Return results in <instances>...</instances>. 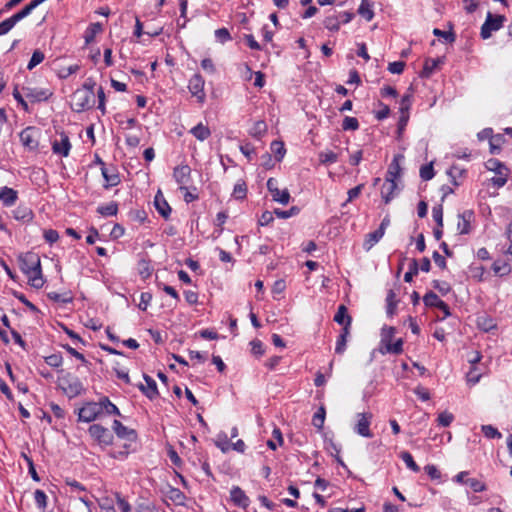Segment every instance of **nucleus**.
Wrapping results in <instances>:
<instances>
[{
  "label": "nucleus",
  "instance_id": "obj_1",
  "mask_svg": "<svg viewBox=\"0 0 512 512\" xmlns=\"http://www.w3.org/2000/svg\"><path fill=\"white\" fill-rule=\"evenodd\" d=\"M20 268L27 275L29 283L34 288H41L44 280L41 271V262L38 254L27 252L19 257Z\"/></svg>",
  "mask_w": 512,
  "mask_h": 512
},
{
  "label": "nucleus",
  "instance_id": "obj_2",
  "mask_svg": "<svg viewBox=\"0 0 512 512\" xmlns=\"http://www.w3.org/2000/svg\"><path fill=\"white\" fill-rule=\"evenodd\" d=\"M95 92L89 89H77L70 99V106L76 112H82L93 106L95 102Z\"/></svg>",
  "mask_w": 512,
  "mask_h": 512
},
{
  "label": "nucleus",
  "instance_id": "obj_3",
  "mask_svg": "<svg viewBox=\"0 0 512 512\" xmlns=\"http://www.w3.org/2000/svg\"><path fill=\"white\" fill-rule=\"evenodd\" d=\"M506 17L504 15H494L491 12L487 13L485 22L481 27L480 35L483 39L491 37L492 32L498 31L502 28Z\"/></svg>",
  "mask_w": 512,
  "mask_h": 512
},
{
  "label": "nucleus",
  "instance_id": "obj_4",
  "mask_svg": "<svg viewBox=\"0 0 512 512\" xmlns=\"http://www.w3.org/2000/svg\"><path fill=\"white\" fill-rule=\"evenodd\" d=\"M59 386L69 398L79 396L84 391L81 381L77 377L71 375H67L62 378Z\"/></svg>",
  "mask_w": 512,
  "mask_h": 512
},
{
  "label": "nucleus",
  "instance_id": "obj_5",
  "mask_svg": "<svg viewBox=\"0 0 512 512\" xmlns=\"http://www.w3.org/2000/svg\"><path fill=\"white\" fill-rule=\"evenodd\" d=\"M19 136L22 145L26 149L29 151H35L38 149L40 137L39 129L32 126L26 127L24 130H22Z\"/></svg>",
  "mask_w": 512,
  "mask_h": 512
},
{
  "label": "nucleus",
  "instance_id": "obj_6",
  "mask_svg": "<svg viewBox=\"0 0 512 512\" xmlns=\"http://www.w3.org/2000/svg\"><path fill=\"white\" fill-rule=\"evenodd\" d=\"M90 436L96 440L100 445L108 446L113 442L112 433L100 424H93L89 427Z\"/></svg>",
  "mask_w": 512,
  "mask_h": 512
},
{
  "label": "nucleus",
  "instance_id": "obj_7",
  "mask_svg": "<svg viewBox=\"0 0 512 512\" xmlns=\"http://www.w3.org/2000/svg\"><path fill=\"white\" fill-rule=\"evenodd\" d=\"M102 413V406L96 402H87L78 411V418L80 421L92 422Z\"/></svg>",
  "mask_w": 512,
  "mask_h": 512
},
{
  "label": "nucleus",
  "instance_id": "obj_8",
  "mask_svg": "<svg viewBox=\"0 0 512 512\" xmlns=\"http://www.w3.org/2000/svg\"><path fill=\"white\" fill-rule=\"evenodd\" d=\"M191 94L197 98L199 103H203L206 97L204 92V79L200 74H195L189 80L188 85Z\"/></svg>",
  "mask_w": 512,
  "mask_h": 512
},
{
  "label": "nucleus",
  "instance_id": "obj_9",
  "mask_svg": "<svg viewBox=\"0 0 512 512\" xmlns=\"http://www.w3.org/2000/svg\"><path fill=\"white\" fill-rule=\"evenodd\" d=\"M358 417H359V419L354 427L355 432L362 437L372 438L373 434L370 430V424H371V420L373 417L372 414L371 413H359Z\"/></svg>",
  "mask_w": 512,
  "mask_h": 512
},
{
  "label": "nucleus",
  "instance_id": "obj_10",
  "mask_svg": "<svg viewBox=\"0 0 512 512\" xmlns=\"http://www.w3.org/2000/svg\"><path fill=\"white\" fill-rule=\"evenodd\" d=\"M144 380L146 384H139L138 388L150 399H155L159 393L157 389V384L150 376L144 374Z\"/></svg>",
  "mask_w": 512,
  "mask_h": 512
},
{
  "label": "nucleus",
  "instance_id": "obj_11",
  "mask_svg": "<svg viewBox=\"0 0 512 512\" xmlns=\"http://www.w3.org/2000/svg\"><path fill=\"white\" fill-rule=\"evenodd\" d=\"M70 149H71V143H70L69 137L64 133H61L60 141L55 140L52 144L53 152L55 154H59L64 157L68 156Z\"/></svg>",
  "mask_w": 512,
  "mask_h": 512
},
{
  "label": "nucleus",
  "instance_id": "obj_12",
  "mask_svg": "<svg viewBox=\"0 0 512 512\" xmlns=\"http://www.w3.org/2000/svg\"><path fill=\"white\" fill-rule=\"evenodd\" d=\"M191 175V168L188 165H179L174 168L173 177L180 186H185Z\"/></svg>",
  "mask_w": 512,
  "mask_h": 512
},
{
  "label": "nucleus",
  "instance_id": "obj_13",
  "mask_svg": "<svg viewBox=\"0 0 512 512\" xmlns=\"http://www.w3.org/2000/svg\"><path fill=\"white\" fill-rule=\"evenodd\" d=\"M154 205L158 213L165 219H168L171 213V207L165 200L162 192L159 190L154 198Z\"/></svg>",
  "mask_w": 512,
  "mask_h": 512
},
{
  "label": "nucleus",
  "instance_id": "obj_14",
  "mask_svg": "<svg viewBox=\"0 0 512 512\" xmlns=\"http://www.w3.org/2000/svg\"><path fill=\"white\" fill-rule=\"evenodd\" d=\"M23 91L25 93V96L32 102L47 100L52 95V93H50L48 90L35 89L29 87H24Z\"/></svg>",
  "mask_w": 512,
  "mask_h": 512
},
{
  "label": "nucleus",
  "instance_id": "obj_15",
  "mask_svg": "<svg viewBox=\"0 0 512 512\" xmlns=\"http://www.w3.org/2000/svg\"><path fill=\"white\" fill-rule=\"evenodd\" d=\"M404 158L402 154L394 156L392 162L389 165L385 180H396L401 173L400 161Z\"/></svg>",
  "mask_w": 512,
  "mask_h": 512
},
{
  "label": "nucleus",
  "instance_id": "obj_16",
  "mask_svg": "<svg viewBox=\"0 0 512 512\" xmlns=\"http://www.w3.org/2000/svg\"><path fill=\"white\" fill-rule=\"evenodd\" d=\"M230 495L231 500L235 505L242 508H246L249 505V498L245 495L244 491L240 487H233Z\"/></svg>",
  "mask_w": 512,
  "mask_h": 512
},
{
  "label": "nucleus",
  "instance_id": "obj_17",
  "mask_svg": "<svg viewBox=\"0 0 512 512\" xmlns=\"http://www.w3.org/2000/svg\"><path fill=\"white\" fill-rule=\"evenodd\" d=\"M472 216L473 212L471 210H467L462 214H459L457 229L460 234H468L470 232V221Z\"/></svg>",
  "mask_w": 512,
  "mask_h": 512
},
{
  "label": "nucleus",
  "instance_id": "obj_18",
  "mask_svg": "<svg viewBox=\"0 0 512 512\" xmlns=\"http://www.w3.org/2000/svg\"><path fill=\"white\" fill-rule=\"evenodd\" d=\"M334 321L343 327H348L350 329L352 318L348 315V310L345 305H340L338 310L334 316Z\"/></svg>",
  "mask_w": 512,
  "mask_h": 512
},
{
  "label": "nucleus",
  "instance_id": "obj_19",
  "mask_svg": "<svg viewBox=\"0 0 512 512\" xmlns=\"http://www.w3.org/2000/svg\"><path fill=\"white\" fill-rule=\"evenodd\" d=\"M397 189L396 180H386L381 188V196L384 199V202L387 204L394 197L395 191Z\"/></svg>",
  "mask_w": 512,
  "mask_h": 512
},
{
  "label": "nucleus",
  "instance_id": "obj_20",
  "mask_svg": "<svg viewBox=\"0 0 512 512\" xmlns=\"http://www.w3.org/2000/svg\"><path fill=\"white\" fill-rule=\"evenodd\" d=\"M379 351L381 354H395L399 355L403 352V340L399 338L394 343L392 341L390 343L385 344L384 347H380Z\"/></svg>",
  "mask_w": 512,
  "mask_h": 512
},
{
  "label": "nucleus",
  "instance_id": "obj_21",
  "mask_svg": "<svg viewBox=\"0 0 512 512\" xmlns=\"http://www.w3.org/2000/svg\"><path fill=\"white\" fill-rule=\"evenodd\" d=\"M190 133L199 141H205L211 136V130L203 123H199L198 125L194 126L190 130Z\"/></svg>",
  "mask_w": 512,
  "mask_h": 512
},
{
  "label": "nucleus",
  "instance_id": "obj_22",
  "mask_svg": "<svg viewBox=\"0 0 512 512\" xmlns=\"http://www.w3.org/2000/svg\"><path fill=\"white\" fill-rule=\"evenodd\" d=\"M0 200L6 206L13 205L17 200V192L9 187H4L0 190Z\"/></svg>",
  "mask_w": 512,
  "mask_h": 512
},
{
  "label": "nucleus",
  "instance_id": "obj_23",
  "mask_svg": "<svg viewBox=\"0 0 512 512\" xmlns=\"http://www.w3.org/2000/svg\"><path fill=\"white\" fill-rule=\"evenodd\" d=\"M166 498L171 500L176 505H183L186 499L183 492H181L177 488L172 487H170L169 490L166 492Z\"/></svg>",
  "mask_w": 512,
  "mask_h": 512
},
{
  "label": "nucleus",
  "instance_id": "obj_24",
  "mask_svg": "<svg viewBox=\"0 0 512 512\" xmlns=\"http://www.w3.org/2000/svg\"><path fill=\"white\" fill-rule=\"evenodd\" d=\"M358 14L365 18L367 21H371L374 17L372 10V4L369 0H362L358 8Z\"/></svg>",
  "mask_w": 512,
  "mask_h": 512
},
{
  "label": "nucleus",
  "instance_id": "obj_25",
  "mask_svg": "<svg viewBox=\"0 0 512 512\" xmlns=\"http://www.w3.org/2000/svg\"><path fill=\"white\" fill-rule=\"evenodd\" d=\"M383 237L382 231H373L366 235L365 241L363 243V248L366 251H369L381 238Z\"/></svg>",
  "mask_w": 512,
  "mask_h": 512
},
{
  "label": "nucleus",
  "instance_id": "obj_26",
  "mask_svg": "<svg viewBox=\"0 0 512 512\" xmlns=\"http://www.w3.org/2000/svg\"><path fill=\"white\" fill-rule=\"evenodd\" d=\"M349 334H350V329H348V327H343L341 334L339 335L337 342H336L335 352L337 354H342L345 351L347 338H348Z\"/></svg>",
  "mask_w": 512,
  "mask_h": 512
},
{
  "label": "nucleus",
  "instance_id": "obj_27",
  "mask_svg": "<svg viewBox=\"0 0 512 512\" xmlns=\"http://www.w3.org/2000/svg\"><path fill=\"white\" fill-rule=\"evenodd\" d=\"M495 275L505 276L511 272V266L504 260H496L492 265Z\"/></svg>",
  "mask_w": 512,
  "mask_h": 512
},
{
  "label": "nucleus",
  "instance_id": "obj_28",
  "mask_svg": "<svg viewBox=\"0 0 512 512\" xmlns=\"http://www.w3.org/2000/svg\"><path fill=\"white\" fill-rule=\"evenodd\" d=\"M101 23H93L91 24L85 31L84 39L85 43L89 44L94 41L95 36L102 31Z\"/></svg>",
  "mask_w": 512,
  "mask_h": 512
},
{
  "label": "nucleus",
  "instance_id": "obj_29",
  "mask_svg": "<svg viewBox=\"0 0 512 512\" xmlns=\"http://www.w3.org/2000/svg\"><path fill=\"white\" fill-rule=\"evenodd\" d=\"M99 405L102 406V412L105 410V412L108 414V415H118V416H121L120 414V411L119 409L117 408L116 405H114L108 397H103L100 399V401L98 402Z\"/></svg>",
  "mask_w": 512,
  "mask_h": 512
},
{
  "label": "nucleus",
  "instance_id": "obj_30",
  "mask_svg": "<svg viewBox=\"0 0 512 512\" xmlns=\"http://www.w3.org/2000/svg\"><path fill=\"white\" fill-rule=\"evenodd\" d=\"M439 62V59H427L424 63V67L420 73V76L422 78H429L438 66Z\"/></svg>",
  "mask_w": 512,
  "mask_h": 512
},
{
  "label": "nucleus",
  "instance_id": "obj_31",
  "mask_svg": "<svg viewBox=\"0 0 512 512\" xmlns=\"http://www.w3.org/2000/svg\"><path fill=\"white\" fill-rule=\"evenodd\" d=\"M101 171H102V175L106 181L105 188L113 187V186H116L119 184L120 179H119L118 174H116V173L110 174L108 172V169L105 167H102Z\"/></svg>",
  "mask_w": 512,
  "mask_h": 512
},
{
  "label": "nucleus",
  "instance_id": "obj_32",
  "mask_svg": "<svg viewBox=\"0 0 512 512\" xmlns=\"http://www.w3.org/2000/svg\"><path fill=\"white\" fill-rule=\"evenodd\" d=\"M113 430L120 438H128L130 434H134V430H129L119 420H114Z\"/></svg>",
  "mask_w": 512,
  "mask_h": 512
},
{
  "label": "nucleus",
  "instance_id": "obj_33",
  "mask_svg": "<svg viewBox=\"0 0 512 512\" xmlns=\"http://www.w3.org/2000/svg\"><path fill=\"white\" fill-rule=\"evenodd\" d=\"M387 314L388 316L392 317L395 314L396 306H397V300H396V294L393 290H389L387 297Z\"/></svg>",
  "mask_w": 512,
  "mask_h": 512
},
{
  "label": "nucleus",
  "instance_id": "obj_34",
  "mask_svg": "<svg viewBox=\"0 0 512 512\" xmlns=\"http://www.w3.org/2000/svg\"><path fill=\"white\" fill-rule=\"evenodd\" d=\"M97 212L102 216H114L118 212V205L116 202H110L105 206H99Z\"/></svg>",
  "mask_w": 512,
  "mask_h": 512
},
{
  "label": "nucleus",
  "instance_id": "obj_35",
  "mask_svg": "<svg viewBox=\"0 0 512 512\" xmlns=\"http://www.w3.org/2000/svg\"><path fill=\"white\" fill-rule=\"evenodd\" d=\"M396 329L392 326L383 327L381 333L380 347H384L385 344L390 343L395 335Z\"/></svg>",
  "mask_w": 512,
  "mask_h": 512
},
{
  "label": "nucleus",
  "instance_id": "obj_36",
  "mask_svg": "<svg viewBox=\"0 0 512 512\" xmlns=\"http://www.w3.org/2000/svg\"><path fill=\"white\" fill-rule=\"evenodd\" d=\"M274 201L279 202L282 205H286L290 201V193L287 189L274 191L272 194Z\"/></svg>",
  "mask_w": 512,
  "mask_h": 512
},
{
  "label": "nucleus",
  "instance_id": "obj_37",
  "mask_svg": "<svg viewBox=\"0 0 512 512\" xmlns=\"http://www.w3.org/2000/svg\"><path fill=\"white\" fill-rule=\"evenodd\" d=\"M271 151L274 153L277 161H281L286 153L284 143L282 141H273L271 143Z\"/></svg>",
  "mask_w": 512,
  "mask_h": 512
},
{
  "label": "nucleus",
  "instance_id": "obj_38",
  "mask_svg": "<svg viewBox=\"0 0 512 512\" xmlns=\"http://www.w3.org/2000/svg\"><path fill=\"white\" fill-rule=\"evenodd\" d=\"M325 415H326L325 408H324V406H321L318 409V411L314 414L313 419H312V424L316 428L322 429L323 425H324V421H325Z\"/></svg>",
  "mask_w": 512,
  "mask_h": 512
},
{
  "label": "nucleus",
  "instance_id": "obj_39",
  "mask_svg": "<svg viewBox=\"0 0 512 512\" xmlns=\"http://www.w3.org/2000/svg\"><path fill=\"white\" fill-rule=\"evenodd\" d=\"M448 175L451 177L452 179V183L455 185V186H458L460 183L458 182V178H462L465 174V170L456 166V165H453L450 167V169L448 170Z\"/></svg>",
  "mask_w": 512,
  "mask_h": 512
},
{
  "label": "nucleus",
  "instance_id": "obj_40",
  "mask_svg": "<svg viewBox=\"0 0 512 512\" xmlns=\"http://www.w3.org/2000/svg\"><path fill=\"white\" fill-rule=\"evenodd\" d=\"M400 457L405 462V464L407 465V467L409 469H411L414 472L420 471V467L416 464L412 455L409 452H407V451L401 452Z\"/></svg>",
  "mask_w": 512,
  "mask_h": 512
},
{
  "label": "nucleus",
  "instance_id": "obj_41",
  "mask_svg": "<svg viewBox=\"0 0 512 512\" xmlns=\"http://www.w3.org/2000/svg\"><path fill=\"white\" fill-rule=\"evenodd\" d=\"M441 299L434 292H428L423 297V302L428 307H438L441 303Z\"/></svg>",
  "mask_w": 512,
  "mask_h": 512
},
{
  "label": "nucleus",
  "instance_id": "obj_42",
  "mask_svg": "<svg viewBox=\"0 0 512 512\" xmlns=\"http://www.w3.org/2000/svg\"><path fill=\"white\" fill-rule=\"evenodd\" d=\"M114 504L115 500L110 497H103L99 500V507L103 512H116Z\"/></svg>",
  "mask_w": 512,
  "mask_h": 512
},
{
  "label": "nucleus",
  "instance_id": "obj_43",
  "mask_svg": "<svg viewBox=\"0 0 512 512\" xmlns=\"http://www.w3.org/2000/svg\"><path fill=\"white\" fill-rule=\"evenodd\" d=\"M299 208L296 206L291 207L289 210H280L275 209L274 214L281 219H287L289 217L295 216L299 213Z\"/></svg>",
  "mask_w": 512,
  "mask_h": 512
},
{
  "label": "nucleus",
  "instance_id": "obj_44",
  "mask_svg": "<svg viewBox=\"0 0 512 512\" xmlns=\"http://www.w3.org/2000/svg\"><path fill=\"white\" fill-rule=\"evenodd\" d=\"M44 60V53L40 50H35L32 54V57L27 65L29 70H32L38 64H40Z\"/></svg>",
  "mask_w": 512,
  "mask_h": 512
},
{
  "label": "nucleus",
  "instance_id": "obj_45",
  "mask_svg": "<svg viewBox=\"0 0 512 512\" xmlns=\"http://www.w3.org/2000/svg\"><path fill=\"white\" fill-rule=\"evenodd\" d=\"M215 444L224 453H226L231 447L228 437L224 433L218 435L217 440L215 441Z\"/></svg>",
  "mask_w": 512,
  "mask_h": 512
},
{
  "label": "nucleus",
  "instance_id": "obj_46",
  "mask_svg": "<svg viewBox=\"0 0 512 512\" xmlns=\"http://www.w3.org/2000/svg\"><path fill=\"white\" fill-rule=\"evenodd\" d=\"M342 128L345 131H347V130L355 131L359 128V122L354 117L346 116L343 120Z\"/></svg>",
  "mask_w": 512,
  "mask_h": 512
},
{
  "label": "nucleus",
  "instance_id": "obj_47",
  "mask_svg": "<svg viewBox=\"0 0 512 512\" xmlns=\"http://www.w3.org/2000/svg\"><path fill=\"white\" fill-rule=\"evenodd\" d=\"M267 130V126L265 124L264 121H257L253 128L251 129V132L250 134L253 136V137H261L263 134H265Z\"/></svg>",
  "mask_w": 512,
  "mask_h": 512
},
{
  "label": "nucleus",
  "instance_id": "obj_48",
  "mask_svg": "<svg viewBox=\"0 0 512 512\" xmlns=\"http://www.w3.org/2000/svg\"><path fill=\"white\" fill-rule=\"evenodd\" d=\"M45 362L53 368H58L63 363V357L61 354H52L45 357Z\"/></svg>",
  "mask_w": 512,
  "mask_h": 512
},
{
  "label": "nucleus",
  "instance_id": "obj_49",
  "mask_svg": "<svg viewBox=\"0 0 512 512\" xmlns=\"http://www.w3.org/2000/svg\"><path fill=\"white\" fill-rule=\"evenodd\" d=\"M247 187L244 181L238 182L233 189V196L236 199H243L246 196Z\"/></svg>",
  "mask_w": 512,
  "mask_h": 512
},
{
  "label": "nucleus",
  "instance_id": "obj_50",
  "mask_svg": "<svg viewBox=\"0 0 512 512\" xmlns=\"http://www.w3.org/2000/svg\"><path fill=\"white\" fill-rule=\"evenodd\" d=\"M482 432L489 439L502 437V434L492 425H483Z\"/></svg>",
  "mask_w": 512,
  "mask_h": 512
},
{
  "label": "nucleus",
  "instance_id": "obj_51",
  "mask_svg": "<svg viewBox=\"0 0 512 512\" xmlns=\"http://www.w3.org/2000/svg\"><path fill=\"white\" fill-rule=\"evenodd\" d=\"M34 499H35V502H36L37 506L40 509H45L46 508V506H47V496L44 493V491L37 489L34 492Z\"/></svg>",
  "mask_w": 512,
  "mask_h": 512
},
{
  "label": "nucleus",
  "instance_id": "obj_52",
  "mask_svg": "<svg viewBox=\"0 0 512 512\" xmlns=\"http://www.w3.org/2000/svg\"><path fill=\"white\" fill-rule=\"evenodd\" d=\"M433 219L440 228L443 227V207L442 204L436 205L432 209Z\"/></svg>",
  "mask_w": 512,
  "mask_h": 512
},
{
  "label": "nucleus",
  "instance_id": "obj_53",
  "mask_svg": "<svg viewBox=\"0 0 512 512\" xmlns=\"http://www.w3.org/2000/svg\"><path fill=\"white\" fill-rule=\"evenodd\" d=\"M418 274V262L416 259H412L409 267V271H407L404 275L405 282H411L413 276Z\"/></svg>",
  "mask_w": 512,
  "mask_h": 512
},
{
  "label": "nucleus",
  "instance_id": "obj_54",
  "mask_svg": "<svg viewBox=\"0 0 512 512\" xmlns=\"http://www.w3.org/2000/svg\"><path fill=\"white\" fill-rule=\"evenodd\" d=\"M324 26L331 31H338L340 28L339 19L335 16H329L324 20Z\"/></svg>",
  "mask_w": 512,
  "mask_h": 512
},
{
  "label": "nucleus",
  "instance_id": "obj_55",
  "mask_svg": "<svg viewBox=\"0 0 512 512\" xmlns=\"http://www.w3.org/2000/svg\"><path fill=\"white\" fill-rule=\"evenodd\" d=\"M319 157L323 164L335 163L338 159L337 154L332 151L321 152Z\"/></svg>",
  "mask_w": 512,
  "mask_h": 512
},
{
  "label": "nucleus",
  "instance_id": "obj_56",
  "mask_svg": "<svg viewBox=\"0 0 512 512\" xmlns=\"http://www.w3.org/2000/svg\"><path fill=\"white\" fill-rule=\"evenodd\" d=\"M411 103H412V94L408 93V94H405L402 99H401V102H400V108H399V111L400 113H409V110L411 108Z\"/></svg>",
  "mask_w": 512,
  "mask_h": 512
},
{
  "label": "nucleus",
  "instance_id": "obj_57",
  "mask_svg": "<svg viewBox=\"0 0 512 512\" xmlns=\"http://www.w3.org/2000/svg\"><path fill=\"white\" fill-rule=\"evenodd\" d=\"M453 419H454L453 414L445 411L438 415L437 421H438L439 425L447 427L452 423Z\"/></svg>",
  "mask_w": 512,
  "mask_h": 512
},
{
  "label": "nucleus",
  "instance_id": "obj_58",
  "mask_svg": "<svg viewBox=\"0 0 512 512\" xmlns=\"http://www.w3.org/2000/svg\"><path fill=\"white\" fill-rule=\"evenodd\" d=\"M433 176H434V170H433L432 164L423 165L420 168V177L423 180H425V181L430 180L433 178Z\"/></svg>",
  "mask_w": 512,
  "mask_h": 512
},
{
  "label": "nucleus",
  "instance_id": "obj_59",
  "mask_svg": "<svg viewBox=\"0 0 512 512\" xmlns=\"http://www.w3.org/2000/svg\"><path fill=\"white\" fill-rule=\"evenodd\" d=\"M487 168L491 171H495L498 174V171L506 172L507 168L498 160L491 159L486 164Z\"/></svg>",
  "mask_w": 512,
  "mask_h": 512
},
{
  "label": "nucleus",
  "instance_id": "obj_60",
  "mask_svg": "<svg viewBox=\"0 0 512 512\" xmlns=\"http://www.w3.org/2000/svg\"><path fill=\"white\" fill-rule=\"evenodd\" d=\"M115 501L122 512H131L130 504L119 493H115Z\"/></svg>",
  "mask_w": 512,
  "mask_h": 512
},
{
  "label": "nucleus",
  "instance_id": "obj_61",
  "mask_svg": "<svg viewBox=\"0 0 512 512\" xmlns=\"http://www.w3.org/2000/svg\"><path fill=\"white\" fill-rule=\"evenodd\" d=\"M15 22L10 17L0 23V36L7 34L14 26Z\"/></svg>",
  "mask_w": 512,
  "mask_h": 512
},
{
  "label": "nucleus",
  "instance_id": "obj_62",
  "mask_svg": "<svg viewBox=\"0 0 512 512\" xmlns=\"http://www.w3.org/2000/svg\"><path fill=\"white\" fill-rule=\"evenodd\" d=\"M466 483L473 489L475 492H482L486 490V485L475 478L468 479Z\"/></svg>",
  "mask_w": 512,
  "mask_h": 512
},
{
  "label": "nucleus",
  "instance_id": "obj_63",
  "mask_svg": "<svg viewBox=\"0 0 512 512\" xmlns=\"http://www.w3.org/2000/svg\"><path fill=\"white\" fill-rule=\"evenodd\" d=\"M215 37L221 43L231 39L230 33L226 28H220L215 31Z\"/></svg>",
  "mask_w": 512,
  "mask_h": 512
},
{
  "label": "nucleus",
  "instance_id": "obj_64",
  "mask_svg": "<svg viewBox=\"0 0 512 512\" xmlns=\"http://www.w3.org/2000/svg\"><path fill=\"white\" fill-rule=\"evenodd\" d=\"M405 63L402 61H395L389 63L388 70L393 74H401L404 70Z\"/></svg>",
  "mask_w": 512,
  "mask_h": 512
}]
</instances>
